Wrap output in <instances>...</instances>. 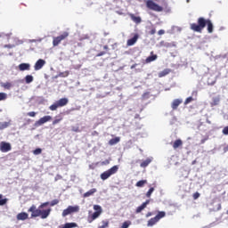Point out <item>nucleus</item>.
<instances>
[{"instance_id": "26", "label": "nucleus", "mask_w": 228, "mask_h": 228, "mask_svg": "<svg viewBox=\"0 0 228 228\" xmlns=\"http://www.w3.org/2000/svg\"><path fill=\"white\" fill-rule=\"evenodd\" d=\"M207 83H208V86H213L214 85L216 84V77H214V78L211 77H208Z\"/></svg>"}, {"instance_id": "41", "label": "nucleus", "mask_w": 228, "mask_h": 228, "mask_svg": "<svg viewBox=\"0 0 228 228\" xmlns=\"http://www.w3.org/2000/svg\"><path fill=\"white\" fill-rule=\"evenodd\" d=\"M33 154H35V156H38V154H42V149L37 148L33 151Z\"/></svg>"}, {"instance_id": "34", "label": "nucleus", "mask_w": 228, "mask_h": 228, "mask_svg": "<svg viewBox=\"0 0 228 228\" xmlns=\"http://www.w3.org/2000/svg\"><path fill=\"white\" fill-rule=\"evenodd\" d=\"M25 81H26L27 85H29V83H33V76L27 75L25 77Z\"/></svg>"}, {"instance_id": "19", "label": "nucleus", "mask_w": 228, "mask_h": 228, "mask_svg": "<svg viewBox=\"0 0 228 228\" xmlns=\"http://www.w3.org/2000/svg\"><path fill=\"white\" fill-rule=\"evenodd\" d=\"M151 163H152V159H146L145 160H143L141 164L140 167L142 168H147V167H149V165H151Z\"/></svg>"}, {"instance_id": "45", "label": "nucleus", "mask_w": 228, "mask_h": 228, "mask_svg": "<svg viewBox=\"0 0 228 228\" xmlns=\"http://www.w3.org/2000/svg\"><path fill=\"white\" fill-rule=\"evenodd\" d=\"M192 197H193V200H197V199H199V197H200V193L195 192V193L192 195Z\"/></svg>"}, {"instance_id": "44", "label": "nucleus", "mask_w": 228, "mask_h": 228, "mask_svg": "<svg viewBox=\"0 0 228 228\" xmlns=\"http://www.w3.org/2000/svg\"><path fill=\"white\" fill-rule=\"evenodd\" d=\"M28 117H37V112L31 111L27 113Z\"/></svg>"}, {"instance_id": "7", "label": "nucleus", "mask_w": 228, "mask_h": 228, "mask_svg": "<svg viewBox=\"0 0 228 228\" xmlns=\"http://www.w3.org/2000/svg\"><path fill=\"white\" fill-rule=\"evenodd\" d=\"M67 38H69V32H63L60 36L53 37V47H57V45H60V44H61L62 40H65Z\"/></svg>"}, {"instance_id": "5", "label": "nucleus", "mask_w": 228, "mask_h": 228, "mask_svg": "<svg viewBox=\"0 0 228 228\" xmlns=\"http://www.w3.org/2000/svg\"><path fill=\"white\" fill-rule=\"evenodd\" d=\"M145 4H146V8H148V10H151L152 12H160L165 10L163 6L156 4L153 0H146Z\"/></svg>"}, {"instance_id": "43", "label": "nucleus", "mask_w": 228, "mask_h": 228, "mask_svg": "<svg viewBox=\"0 0 228 228\" xmlns=\"http://www.w3.org/2000/svg\"><path fill=\"white\" fill-rule=\"evenodd\" d=\"M208 140H209V135H207L205 138L201 139L200 143L204 144L206 142H208Z\"/></svg>"}, {"instance_id": "40", "label": "nucleus", "mask_w": 228, "mask_h": 228, "mask_svg": "<svg viewBox=\"0 0 228 228\" xmlns=\"http://www.w3.org/2000/svg\"><path fill=\"white\" fill-rule=\"evenodd\" d=\"M193 102V97L190 96L186 98V100L184 101V105L186 106L187 104H190V102Z\"/></svg>"}, {"instance_id": "1", "label": "nucleus", "mask_w": 228, "mask_h": 228, "mask_svg": "<svg viewBox=\"0 0 228 228\" xmlns=\"http://www.w3.org/2000/svg\"><path fill=\"white\" fill-rule=\"evenodd\" d=\"M60 200H53L51 202L46 201L45 203H42L38 208H37V206L32 205L28 209V213H32L31 214V218H37V216H40V218H42V220H45V218H47L49 216V215H51V208H47V209H44V208H47V206H51L52 208L53 206H56V204H59Z\"/></svg>"}, {"instance_id": "16", "label": "nucleus", "mask_w": 228, "mask_h": 228, "mask_svg": "<svg viewBox=\"0 0 228 228\" xmlns=\"http://www.w3.org/2000/svg\"><path fill=\"white\" fill-rule=\"evenodd\" d=\"M16 218L17 220H22V221L28 220L29 218V215H28V213L26 212H21L16 216Z\"/></svg>"}, {"instance_id": "22", "label": "nucleus", "mask_w": 228, "mask_h": 228, "mask_svg": "<svg viewBox=\"0 0 228 228\" xmlns=\"http://www.w3.org/2000/svg\"><path fill=\"white\" fill-rule=\"evenodd\" d=\"M170 72H172V69H166L159 73V77H165V76H168Z\"/></svg>"}, {"instance_id": "3", "label": "nucleus", "mask_w": 228, "mask_h": 228, "mask_svg": "<svg viewBox=\"0 0 228 228\" xmlns=\"http://www.w3.org/2000/svg\"><path fill=\"white\" fill-rule=\"evenodd\" d=\"M69 104V99L68 98H61L60 100L53 102L50 107L49 110L51 111H56L58 108H63V106H67Z\"/></svg>"}, {"instance_id": "12", "label": "nucleus", "mask_w": 228, "mask_h": 228, "mask_svg": "<svg viewBox=\"0 0 228 228\" xmlns=\"http://www.w3.org/2000/svg\"><path fill=\"white\" fill-rule=\"evenodd\" d=\"M128 16L135 24H140L142 22V17L140 16H135L134 13H128Z\"/></svg>"}, {"instance_id": "30", "label": "nucleus", "mask_w": 228, "mask_h": 228, "mask_svg": "<svg viewBox=\"0 0 228 228\" xmlns=\"http://www.w3.org/2000/svg\"><path fill=\"white\" fill-rule=\"evenodd\" d=\"M63 120V117L56 116L54 120L53 121V126H56V124H60Z\"/></svg>"}, {"instance_id": "56", "label": "nucleus", "mask_w": 228, "mask_h": 228, "mask_svg": "<svg viewBox=\"0 0 228 228\" xmlns=\"http://www.w3.org/2000/svg\"><path fill=\"white\" fill-rule=\"evenodd\" d=\"M1 37H2V36L0 35V38H1Z\"/></svg>"}, {"instance_id": "10", "label": "nucleus", "mask_w": 228, "mask_h": 228, "mask_svg": "<svg viewBox=\"0 0 228 228\" xmlns=\"http://www.w3.org/2000/svg\"><path fill=\"white\" fill-rule=\"evenodd\" d=\"M139 36L138 34H134V37L126 41L127 47H131V45H134L136 42H138Z\"/></svg>"}, {"instance_id": "33", "label": "nucleus", "mask_w": 228, "mask_h": 228, "mask_svg": "<svg viewBox=\"0 0 228 228\" xmlns=\"http://www.w3.org/2000/svg\"><path fill=\"white\" fill-rule=\"evenodd\" d=\"M218 102H220V98L214 97L212 99L211 106H218Z\"/></svg>"}, {"instance_id": "35", "label": "nucleus", "mask_w": 228, "mask_h": 228, "mask_svg": "<svg viewBox=\"0 0 228 228\" xmlns=\"http://www.w3.org/2000/svg\"><path fill=\"white\" fill-rule=\"evenodd\" d=\"M154 192V187H151L149 191L146 192L147 199H151V195Z\"/></svg>"}, {"instance_id": "24", "label": "nucleus", "mask_w": 228, "mask_h": 228, "mask_svg": "<svg viewBox=\"0 0 228 228\" xmlns=\"http://www.w3.org/2000/svg\"><path fill=\"white\" fill-rule=\"evenodd\" d=\"M104 51L103 52H100L99 53H97V57H101V56H104V54L108 53V51H110V47L108 46V45H105L103 46Z\"/></svg>"}, {"instance_id": "52", "label": "nucleus", "mask_w": 228, "mask_h": 228, "mask_svg": "<svg viewBox=\"0 0 228 228\" xmlns=\"http://www.w3.org/2000/svg\"><path fill=\"white\" fill-rule=\"evenodd\" d=\"M165 6H166V8H168V4H165Z\"/></svg>"}, {"instance_id": "55", "label": "nucleus", "mask_w": 228, "mask_h": 228, "mask_svg": "<svg viewBox=\"0 0 228 228\" xmlns=\"http://www.w3.org/2000/svg\"><path fill=\"white\" fill-rule=\"evenodd\" d=\"M226 215H228V210L226 211Z\"/></svg>"}, {"instance_id": "15", "label": "nucleus", "mask_w": 228, "mask_h": 228, "mask_svg": "<svg viewBox=\"0 0 228 228\" xmlns=\"http://www.w3.org/2000/svg\"><path fill=\"white\" fill-rule=\"evenodd\" d=\"M52 119H53V117L45 116L37 121V124H38V126H42V125L45 124L46 122H49V120H52Z\"/></svg>"}, {"instance_id": "51", "label": "nucleus", "mask_w": 228, "mask_h": 228, "mask_svg": "<svg viewBox=\"0 0 228 228\" xmlns=\"http://www.w3.org/2000/svg\"><path fill=\"white\" fill-rule=\"evenodd\" d=\"M149 216H152V212H148L146 214V218H149Z\"/></svg>"}, {"instance_id": "11", "label": "nucleus", "mask_w": 228, "mask_h": 228, "mask_svg": "<svg viewBox=\"0 0 228 228\" xmlns=\"http://www.w3.org/2000/svg\"><path fill=\"white\" fill-rule=\"evenodd\" d=\"M44 65H45V61L44 59H39L34 65L35 70H40Z\"/></svg>"}, {"instance_id": "46", "label": "nucleus", "mask_w": 228, "mask_h": 228, "mask_svg": "<svg viewBox=\"0 0 228 228\" xmlns=\"http://www.w3.org/2000/svg\"><path fill=\"white\" fill-rule=\"evenodd\" d=\"M223 134L228 135V126H224L223 129Z\"/></svg>"}, {"instance_id": "14", "label": "nucleus", "mask_w": 228, "mask_h": 228, "mask_svg": "<svg viewBox=\"0 0 228 228\" xmlns=\"http://www.w3.org/2000/svg\"><path fill=\"white\" fill-rule=\"evenodd\" d=\"M183 104V100L181 99H175L173 101L172 104H171V108L172 110H177V108H179V106Z\"/></svg>"}, {"instance_id": "21", "label": "nucleus", "mask_w": 228, "mask_h": 228, "mask_svg": "<svg viewBox=\"0 0 228 228\" xmlns=\"http://www.w3.org/2000/svg\"><path fill=\"white\" fill-rule=\"evenodd\" d=\"M94 193H97V189L94 188L89 190L88 191L84 193V198L86 199L88 197H92V195H94Z\"/></svg>"}, {"instance_id": "4", "label": "nucleus", "mask_w": 228, "mask_h": 228, "mask_svg": "<svg viewBox=\"0 0 228 228\" xmlns=\"http://www.w3.org/2000/svg\"><path fill=\"white\" fill-rule=\"evenodd\" d=\"M118 172V166H113L107 171L101 174L100 177L102 181H106V179H110L111 175H115Z\"/></svg>"}, {"instance_id": "42", "label": "nucleus", "mask_w": 228, "mask_h": 228, "mask_svg": "<svg viewBox=\"0 0 228 228\" xmlns=\"http://www.w3.org/2000/svg\"><path fill=\"white\" fill-rule=\"evenodd\" d=\"M149 35H156V28L151 27Z\"/></svg>"}, {"instance_id": "47", "label": "nucleus", "mask_w": 228, "mask_h": 228, "mask_svg": "<svg viewBox=\"0 0 228 228\" xmlns=\"http://www.w3.org/2000/svg\"><path fill=\"white\" fill-rule=\"evenodd\" d=\"M60 179H63V177L60 175H57L54 178V181H60Z\"/></svg>"}, {"instance_id": "48", "label": "nucleus", "mask_w": 228, "mask_h": 228, "mask_svg": "<svg viewBox=\"0 0 228 228\" xmlns=\"http://www.w3.org/2000/svg\"><path fill=\"white\" fill-rule=\"evenodd\" d=\"M158 35H159V36L165 35V30H163V29L159 30Z\"/></svg>"}, {"instance_id": "20", "label": "nucleus", "mask_w": 228, "mask_h": 228, "mask_svg": "<svg viewBox=\"0 0 228 228\" xmlns=\"http://www.w3.org/2000/svg\"><path fill=\"white\" fill-rule=\"evenodd\" d=\"M179 147H183V140L177 139L173 142V149L176 150Z\"/></svg>"}, {"instance_id": "8", "label": "nucleus", "mask_w": 228, "mask_h": 228, "mask_svg": "<svg viewBox=\"0 0 228 228\" xmlns=\"http://www.w3.org/2000/svg\"><path fill=\"white\" fill-rule=\"evenodd\" d=\"M79 211L78 206H69L66 209L62 212V216H68V215H72V213H77Z\"/></svg>"}, {"instance_id": "37", "label": "nucleus", "mask_w": 228, "mask_h": 228, "mask_svg": "<svg viewBox=\"0 0 228 228\" xmlns=\"http://www.w3.org/2000/svg\"><path fill=\"white\" fill-rule=\"evenodd\" d=\"M130 225H131V221H125L122 224L121 228H129Z\"/></svg>"}, {"instance_id": "13", "label": "nucleus", "mask_w": 228, "mask_h": 228, "mask_svg": "<svg viewBox=\"0 0 228 228\" xmlns=\"http://www.w3.org/2000/svg\"><path fill=\"white\" fill-rule=\"evenodd\" d=\"M149 204H151V200H147L141 206H139L136 208L135 213H142V210L144 209L145 208H147V206H149Z\"/></svg>"}, {"instance_id": "36", "label": "nucleus", "mask_w": 228, "mask_h": 228, "mask_svg": "<svg viewBox=\"0 0 228 228\" xmlns=\"http://www.w3.org/2000/svg\"><path fill=\"white\" fill-rule=\"evenodd\" d=\"M8 94L6 93H0V101H6Z\"/></svg>"}, {"instance_id": "49", "label": "nucleus", "mask_w": 228, "mask_h": 228, "mask_svg": "<svg viewBox=\"0 0 228 228\" xmlns=\"http://www.w3.org/2000/svg\"><path fill=\"white\" fill-rule=\"evenodd\" d=\"M72 131H74V133H79V128H78V126L73 127V128H72Z\"/></svg>"}, {"instance_id": "25", "label": "nucleus", "mask_w": 228, "mask_h": 228, "mask_svg": "<svg viewBox=\"0 0 228 228\" xmlns=\"http://www.w3.org/2000/svg\"><path fill=\"white\" fill-rule=\"evenodd\" d=\"M158 219L156 217H153V218H151L149 221H148V227H152L153 225H156V224H158Z\"/></svg>"}, {"instance_id": "17", "label": "nucleus", "mask_w": 228, "mask_h": 228, "mask_svg": "<svg viewBox=\"0 0 228 228\" xmlns=\"http://www.w3.org/2000/svg\"><path fill=\"white\" fill-rule=\"evenodd\" d=\"M151 56L146 58V63H151V61H156V60H158V55L154 54V52H151Z\"/></svg>"}, {"instance_id": "6", "label": "nucleus", "mask_w": 228, "mask_h": 228, "mask_svg": "<svg viewBox=\"0 0 228 228\" xmlns=\"http://www.w3.org/2000/svg\"><path fill=\"white\" fill-rule=\"evenodd\" d=\"M94 209L95 212L94 214L88 216V217H87L88 224H92V222H94V220H97V218L99 216H101V215L102 214V208H101V206L94 205Z\"/></svg>"}, {"instance_id": "54", "label": "nucleus", "mask_w": 228, "mask_h": 228, "mask_svg": "<svg viewBox=\"0 0 228 228\" xmlns=\"http://www.w3.org/2000/svg\"><path fill=\"white\" fill-rule=\"evenodd\" d=\"M167 12H170V9H167Z\"/></svg>"}, {"instance_id": "18", "label": "nucleus", "mask_w": 228, "mask_h": 228, "mask_svg": "<svg viewBox=\"0 0 228 228\" xmlns=\"http://www.w3.org/2000/svg\"><path fill=\"white\" fill-rule=\"evenodd\" d=\"M18 67L21 71L29 70V69H31V65H29V63H21Z\"/></svg>"}, {"instance_id": "2", "label": "nucleus", "mask_w": 228, "mask_h": 228, "mask_svg": "<svg viewBox=\"0 0 228 228\" xmlns=\"http://www.w3.org/2000/svg\"><path fill=\"white\" fill-rule=\"evenodd\" d=\"M208 29V33H213V22L211 20L208 19L206 20L204 17H200L198 19V24L197 23H191L190 25V28L192 31H195L196 33H202V29L206 28Z\"/></svg>"}, {"instance_id": "9", "label": "nucleus", "mask_w": 228, "mask_h": 228, "mask_svg": "<svg viewBox=\"0 0 228 228\" xmlns=\"http://www.w3.org/2000/svg\"><path fill=\"white\" fill-rule=\"evenodd\" d=\"M0 151L1 152H10V151H12V144H10V142H1Z\"/></svg>"}, {"instance_id": "32", "label": "nucleus", "mask_w": 228, "mask_h": 228, "mask_svg": "<svg viewBox=\"0 0 228 228\" xmlns=\"http://www.w3.org/2000/svg\"><path fill=\"white\" fill-rule=\"evenodd\" d=\"M11 125H12L11 121L2 122V123H0V127L2 129H6V127H9Z\"/></svg>"}, {"instance_id": "53", "label": "nucleus", "mask_w": 228, "mask_h": 228, "mask_svg": "<svg viewBox=\"0 0 228 228\" xmlns=\"http://www.w3.org/2000/svg\"><path fill=\"white\" fill-rule=\"evenodd\" d=\"M5 47H10V45H5Z\"/></svg>"}, {"instance_id": "38", "label": "nucleus", "mask_w": 228, "mask_h": 228, "mask_svg": "<svg viewBox=\"0 0 228 228\" xmlns=\"http://www.w3.org/2000/svg\"><path fill=\"white\" fill-rule=\"evenodd\" d=\"M8 200L6 199H3V194H0V206H4Z\"/></svg>"}, {"instance_id": "27", "label": "nucleus", "mask_w": 228, "mask_h": 228, "mask_svg": "<svg viewBox=\"0 0 228 228\" xmlns=\"http://www.w3.org/2000/svg\"><path fill=\"white\" fill-rule=\"evenodd\" d=\"M120 142V137H115L109 141V145H117Z\"/></svg>"}, {"instance_id": "23", "label": "nucleus", "mask_w": 228, "mask_h": 228, "mask_svg": "<svg viewBox=\"0 0 228 228\" xmlns=\"http://www.w3.org/2000/svg\"><path fill=\"white\" fill-rule=\"evenodd\" d=\"M167 216V213L165 211H159L158 215L155 216L158 222L161 220V218H165Z\"/></svg>"}, {"instance_id": "29", "label": "nucleus", "mask_w": 228, "mask_h": 228, "mask_svg": "<svg viewBox=\"0 0 228 228\" xmlns=\"http://www.w3.org/2000/svg\"><path fill=\"white\" fill-rule=\"evenodd\" d=\"M77 227V224L76 223H66L61 228H75Z\"/></svg>"}, {"instance_id": "31", "label": "nucleus", "mask_w": 228, "mask_h": 228, "mask_svg": "<svg viewBox=\"0 0 228 228\" xmlns=\"http://www.w3.org/2000/svg\"><path fill=\"white\" fill-rule=\"evenodd\" d=\"M69 74H70L69 71L60 72L55 77H69Z\"/></svg>"}, {"instance_id": "39", "label": "nucleus", "mask_w": 228, "mask_h": 228, "mask_svg": "<svg viewBox=\"0 0 228 228\" xmlns=\"http://www.w3.org/2000/svg\"><path fill=\"white\" fill-rule=\"evenodd\" d=\"M3 86L6 89V90H10L12 88V83L10 82H6L3 85Z\"/></svg>"}, {"instance_id": "50", "label": "nucleus", "mask_w": 228, "mask_h": 228, "mask_svg": "<svg viewBox=\"0 0 228 228\" xmlns=\"http://www.w3.org/2000/svg\"><path fill=\"white\" fill-rule=\"evenodd\" d=\"M93 136H99V132L94 131L92 134Z\"/></svg>"}, {"instance_id": "28", "label": "nucleus", "mask_w": 228, "mask_h": 228, "mask_svg": "<svg viewBox=\"0 0 228 228\" xmlns=\"http://www.w3.org/2000/svg\"><path fill=\"white\" fill-rule=\"evenodd\" d=\"M145 184H147V180H140L135 183V186H137V188H143Z\"/></svg>"}]
</instances>
